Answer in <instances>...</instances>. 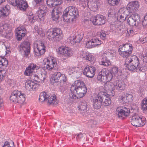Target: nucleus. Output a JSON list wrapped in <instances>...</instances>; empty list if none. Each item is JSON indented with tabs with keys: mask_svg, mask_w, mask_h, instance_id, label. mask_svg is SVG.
<instances>
[{
	"mask_svg": "<svg viewBox=\"0 0 147 147\" xmlns=\"http://www.w3.org/2000/svg\"><path fill=\"white\" fill-rule=\"evenodd\" d=\"M103 89L104 92H107L110 96H113L115 94L114 91L115 90H122L124 89V87L122 82L117 80L113 83L109 82L105 84Z\"/></svg>",
	"mask_w": 147,
	"mask_h": 147,
	"instance_id": "1",
	"label": "nucleus"
},
{
	"mask_svg": "<svg viewBox=\"0 0 147 147\" xmlns=\"http://www.w3.org/2000/svg\"><path fill=\"white\" fill-rule=\"evenodd\" d=\"M26 97L25 94L18 90H14L11 93L10 98L11 101L21 105L25 103Z\"/></svg>",
	"mask_w": 147,
	"mask_h": 147,
	"instance_id": "2",
	"label": "nucleus"
},
{
	"mask_svg": "<svg viewBox=\"0 0 147 147\" xmlns=\"http://www.w3.org/2000/svg\"><path fill=\"white\" fill-rule=\"evenodd\" d=\"M47 35L49 39L52 41L59 40L62 38L63 36L62 31L59 28L48 30Z\"/></svg>",
	"mask_w": 147,
	"mask_h": 147,
	"instance_id": "3",
	"label": "nucleus"
},
{
	"mask_svg": "<svg viewBox=\"0 0 147 147\" xmlns=\"http://www.w3.org/2000/svg\"><path fill=\"white\" fill-rule=\"evenodd\" d=\"M72 17V18H67L69 21L71 20L72 22L74 19L78 18L79 16V11L76 7L72 6H70L65 9L63 15V18L64 19H66L68 16Z\"/></svg>",
	"mask_w": 147,
	"mask_h": 147,
	"instance_id": "4",
	"label": "nucleus"
},
{
	"mask_svg": "<svg viewBox=\"0 0 147 147\" xmlns=\"http://www.w3.org/2000/svg\"><path fill=\"white\" fill-rule=\"evenodd\" d=\"M138 58L135 55L131 56L130 59H125V65L126 69L134 72L136 71V66H138Z\"/></svg>",
	"mask_w": 147,
	"mask_h": 147,
	"instance_id": "5",
	"label": "nucleus"
},
{
	"mask_svg": "<svg viewBox=\"0 0 147 147\" xmlns=\"http://www.w3.org/2000/svg\"><path fill=\"white\" fill-rule=\"evenodd\" d=\"M113 76L112 74L109 70H106L105 69H103L100 71L98 75L97 78L100 81L107 83L110 82L112 79Z\"/></svg>",
	"mask_w": 147,
	"mask_h": 147,
	"instance_id": "6",
	"label": "nucleus"
},
{
	"mask_svg": "<svg viewBox=\"0 0 147 147\" xmlns=\"http://www.w3.org/2000/svg\"><path fill=\"white\" fill-rule=\"evenodd\" d=\"M42 64L45 68L48 70H51L57 65L56 59L51 56L45 58L43 60Z\"/></svg>",
	"mask_w": 147,
	"mask_h": 147,
	"instance_id": "7",
	"label": "nucleus"
},
{
	"mask_svg": "<svg viewBox=\"0 0 147 147\" xmlns=\"http://www.w3.org/2000/svg\"><path fill=\"white\" fill-rule=\"evenodd\" d=\"M84 36L83 33L81 31H77L71 34L68 37V40L71 44L80 43Z\"/></svg>",
	"mask_w": 147,
	"mask_h": 147,
	"instance_id": "8",
	"label": "nucleus"
},
{
	"mask_svg": "<svg viewBox=\"0 0 147 147\" xmlns=\"http://www.w3.org/2000/svg\"><path fill=\"white\" fill-rule=\"evenodd\" d=\"M103 88L102 87L100 88V96H99V98L100 99L102 103L104 106H108L111 103V101L110 98L111 96H110L107 92H104Z\"/></svg>",
	"mask_w": 147,
	"mask_h": 147,
	"instance_id": "9",
	"label": "nucleus"
},
{
	"mask_svg": "<svg viewBox=\"0 0 147 147\" xmlns=\"http://www.w3.org/2000/svg\"><path fill=\"white\" fill-rule=\"evenodd\" d=\"M10 4L16 6L19 9L25 11L28 6L26 2L23 0H9Z\"/></svg>",
	"mask_w": 147,
	"mask_h": 147,
	"instance_id": "10",
	"label": "nucleus"
},
{
	"mask_svg": "<svg viewBox=\"0 0 147 147\" xmlns=\"http://www.w3.org/2000/svg\"><path fill=\"white\" fill-rule=\"evenodd\" d=\"M7 24H4L0 26V34L7 38H9L11 37L13 33L10 28Z\"/></svg>",
	"mask_w": 147,
	"mask_h": 147,
	"instance_id": "11",
	"label": "nucleus"
},
{
	"mask_svg": "<svg viewBox=\"0 0 147 147\" xmlns=\"http://www.w3.org/2000/svg\"><path fill=\"white\" fill-rule=\"evenodd\" d=\"M90 20L94 25H102L105 24L106 18L103 15H98L95 16L91 17L90 18Z\"/></svg>",
	"mask_w": 147,
	"mask_h": 147,
	"instance_id": "12",
	"label": "nucleus"
},
{
	"mask_svg": "<svg viewBox=\"0 0 147 147\" xmlns=\"http://www.w3.org/2000/svg\"><path fill=\"white\" fill-rule=\"evenodd\" d=\"M34 49L35 55L37 56H40L43 55L46 51L45 46L42 42L35 44Z\"/></svg>",
	"mask_w": 147,
	"mask_h": 147,
	"instance_id": "13",
	"label": "nucleus"
},
{
	"mask_svg": "<svg viewBox=\"0 0 147 147\" xmlns=\"http://www.w3.org/2000/svg\"><path fill=\"white\" fill-rule=\"evenodd\" d=\"M130 113L129 109L125 107H118L116 109V113L121 119L127 117L129 115Z\"/></svg>",
	"mask_w": 147,
	"mask_h": 147,
	"instance_id": "14",
	"label": "nucleus"
},
{
	"mask_svg": "<svg viewBox=\"0 0 147 147\" xmlns=\"http://www.w3.org/2000/svg\"><path fill=\"white\" fill-rule=\"evenodd\" d=\"M102 42L99 40L98 38L96 36L93 37L90 40L86 42L85 46L86 47L91 48L94 47L96 46L101 45Z\"/></svg>",
	"mask_w": 147,
	"mask_h": 147,
	"instance_id": "15",
	"label": "nucleus"
},
{
	"mask_svg": "<svg viewBox=\"0 0 147 147\" xmlns=\"http://www.w3.org/2000/svg\"><path fill=\"white\" fill-rule=\"evenodd\" d=\"M57 52L67 58L70 57L73 54V51L71 49L66 47H59L57 50Z\"/></svg>",
	"mask_w": 147,
	"mask_h": 147,
	"instance_id": "16",
	"label": "nucleus"
},
{
	"mask_svg": "<svg viewBox=\"0 0 147 147\" xmlns=\"http://www.w3.org/2000/svg\"><path fill=\"white\" fill-rule=\"evenodd\" d=\"M87 91V89L86 87H83L81 88H78L74 91V95L73 97L76 96V98L72 97L71 96H69L70 97L74 99H77L78 98H81L84 96L86 94Z\"/></svg>",
	"mask_w": 147,
	"mask_h": 147,
	"instance_id": "17",
	"label": "nucleus"
},
{
	"mask_svg": "<svg viewBox=\"0 0 147 147\" xmlns=\"http://www.w3.org/2000/svg\"><path fill=\"white\" fill-rule=\"evenodd\" d=\"M86 87L84 83L82 82L79 80H77L75 81L74 83H73L70 88L71 92L70 93L69 96H73L74 95L73 93L74 91H76V89L78 88H81L83 87ZM73 98L74 97H72ZM76 96H74V98H76Z\"/></svg>",
	"mask_w": 147,
	"mask_h": 147,
	"instance_id": "18",
	"label": "nucleus"
},
{
	"mask_svg": "<svg viewBox=\"0 0 147 147\" xmlns=\"http://www.w3.org/2000/svg\"><path fill=\"white\" fill-rule=\"evenodd\" d=\"M129 14L126 8L123 7L120 8L119 11L117 16V19L120 22H124L127 17Z\"/></svg>",
	"mask_w": 147,
	"mask_h": 147,
	"instance_id": "19",
	"label": "nucleus"
},
{
	"mask_svg": "<svg viewBox=\"0 0 147 147\" xmlns=\"http://www.w3.org/2000/svg\"><path fill=\"white\" fill-rule=\"evenodd\" d=\"M95 71L96 68L94 67L88 65L85 67L83 74L87 77L91 78L94 77Z\"/></svg>",
	"mask_w": 147,
	"mask_h": 147,
	"instance_id": "20",
	"label": "nucleus"
},
{
	"mask_svg": "<svg viewBox=\"0 0 147 147\" xmlns=\"http://www.w3.org/2000/svg\"><path fill=\"white\" fill-rule=\"evenodd\" d=\"M39 68V67L37 66L36 64L33 63H30L26 68L24 74L26 76H31L32 79V76L34 74L33 72L34 69H38Z\"/></svg>",
	"mask_w": 147,
	"mask_h": 147,
	"instance_id": "21",
	"label": "nucleus"
},
{
	"mask_svg": "<svg viewBox=\"0 0 147 147\" xmlns=\"http://www.w3.org/2000/svg\"><path fill=\"white\" fill-rule=\"evenodd\" d=\"M20 50L24 53V55L26 57L30 53V45L28 41H24L20 44Z\"/></svg>",
	"mask_w": 147,
	"mask_h": 147,
	"instance_id": "22",
	"label": "nucleus"
},
{
	"mask_svg": "<svg viewBox=\"0 0 147 147\" xmlns=\"http://www.w3.org/2000/svg\"><path fill=\"white\" fill-rule=\"evenodd\" d=\"M39 84L32 80H27L25 83V87L27 90L30 91L36 89L39 87Z\"/></svg>",
	"mask_w": 147,
	"mask_h": 147,
	"instance_id": "23",
	"label": "nucleus"
},
{
	"mask_svg": "<svg viewBox=\"0 0 147 147\" xmlns=\"http://www.w3.org/2000/svg\"><path fill=\"white\" fill-rule=\"evenodd\" d=\"M26 32L25 28L23 26L17 28L16 29V32L18 40H20L25 36Z\"/></svg>",
	"mask_w": 147,
	"mask_h": 147,
	"instance_id": "24",
	"label": "nucleus"
},
{
	"mask_svg": "<svg viewBox=\"0 0 147 147\" xmlns=\"http://www.w3.org/2000/svg\"><path fill=\"white\" fill-rule=\"evenodd\" d=\"M138 7V2L134 1L128 4L127 7H125L126 8L128 11V13L129 14L130 13L135 12L136 11Z\"/></svg>",
	"mask_w": 147,
	"mask_h": 147,
	"instance_id": "25",
	"label": "nucleus"
},
{
	"mask_svg": "<svg viewBox=\"0 0 147 147\" xmlns=\"http://www.w3.org/2000/svg\"><path fill=\"white\" fill-rule=\"evenodd\" d=\"M47 78L46 72L43 70L39 76L35 74L32 76V79L37 82H41L43 81Z\"/></svg>",
	"mask_w": 147,
	"mask_h": 147,
	"instance_id": "26",
	"label": "nucleus"
},
{
	"mask_svg": "<svg viewBox=\"0 0 147 147\" xmlns=\"http://www.w3.org/2000/svg\"><path fill=\"white\" fill-rule=\"evenodd\" d=\"M100 96V92L99 93L97 96L94 98L92 100L93 107L94 109H100L102 105V102L99 96Z\"/></svg>",
	"mask_w": 147,
	"mask_h": 147,
	"instance_id": "27",
	"label": "nucleus"
},
{
	"mask_svg": "<svg viewBox=\"0 0 147 147\" xmlns=\"http://www.w3.org/2000/svg\"><path fill=\"white\" fill-rule=\"evenodd\" d=\"M47 11V8L45 6H42L40 7L37 11V15L40 20H43L45 17Z\"/></svg>",
	"mask_w": 147,
	"mask_h": 147,
	"instance_id": "28",
	"label": "nucleus"
},
{
	"mask_svg": "<svg viewBox=\"0 0 147 147\" xmlns=\"http://www.w3.org/2000/svg\"><path fill=\"white\" fill-rule=\"evenodd\" d=\"M89 6L92 11H95L97 10L99 5V0H88Z\"/></svg>",
	"mask_w": 147,
	"mask_h": 147,
	"instance_id": "29",
	"label": "nucleus"
},
{
	"mask_svg": "<svg viewBox=\"0 0 147 147\" xmlns=\"http://www.w3.org/2000/svg\"><path fill=\"white\" fill-rule=\"evenodd\" d=\"M119 50L131 53L132 52V46L131 44H125L120 45L119 47Z\"/></svg>",
	"mask_w": 147,
	"mask_h": 147,
	"instance_id": "30",
	"label": "nucleus"
},
{
	"mask_svg": "<svg viewBox=\"0 0 147 147\" xmlns=\"http://www.w3.org/2000/svg\"><path fill=\"white\" fill-rule=\"evenodd\" d=\"M102 55L103 57H106L109 59H113L115 57L116 53L114 50H108Z\"/></svg>",
	"mask_w": 147,
	"mask_h": 147,
	"instance_id": "31",
	"label": "nucleus"
},
{
	"mask_svg": "<svg viewBox=\"0 0 147 147\" xmlns=\"http://www.w3.org/2000/svg\"><path fill=\"white\" fill-rule=\"evenodd\" d=\"M61 12L58 9L54 8L52 11L51 15L53 20L56 21L58 20Z\"/></svg>",
	"mask_w": 147,
	"mask_h": 147,
	"instance_id": "32",
	"label": "nucleus"
},
{
	"mask_svg": "<svg viewBox=\"0 0 147 147\" xmlns=\"http://www.w3.org/2000/svg\"><path fill=\"white\" fill-rule=\"evenodd\" d=\"M136 17H138L137 14H136L135 16H132V17H129L127 20L128 24L130 25L136 26V22H137V24L138 23V22L137 21V20Z\"/></svg>",
	"mask_w": 147,
	"mask_h": 147,
	"instance_id": "33",
	"label": "nucleus"
},
{
	"mask_svg": "<svg viewBox=\"0 0 147 147\" xmlns=\"http://www.w3.org/2000/svg\"><path fill=\"white\" fill-rule=\"evenodd\" d=\"M82 70L81 67H70L68 70V72L69 74L71 75L76 73H79L82 71Z\"/></svg>",
	"mask_w": 147,
	"mask_h": 147,
	"instance_id": "34",
	"label": "nucleus"
},
{
	"mask_svg": "<svg viewBox=\"0 0 147 147\" xmlns=\"http://www.w3.org/2000/svg\"><path fill=\"white\" fill-rule=\"evenodd\" d=\"M99 64L100 65L107 67L111 65V63L108 58L106 57H103L102 55L101 61H99Z\"/></svg>",
	"mask_w": 147,
	"mask_h": 147,
	"instance_id": "35",
	"label": "nucleus"
},
{
	"mask_svg": "<svg viewBox=\"0 0 147 147\" xmlns=\"http://www.w3.org/2000/svg\"><path fill=\"white\" fill-rule=\"evenodd\" d=\"M8 5L6 6L0 10V17L3 18L6 16L9 13Z\"/></svg>",
	"mask_w": 147,
	"mask_h": 147,
	"instance_id": "36",
	"label": "nucleus"
},
{
	"mask_svg": "<svg viewBox=\"0 0 147 147\" xmlns=\"http://www.w3.org/2000/svg\"><path fill=\"white\" fill-rule=\"evenodd\" d=\"M49 97V96L47 93L44 92H42L40 94L39 100L41 102H43L47 101Z\"/></svg>",
	"mask_w": 147,
	"mask_h": 147,
	"instance_id": "37",
	"label": "nucleus"
},
{
	"mask_svg": "<svg viewBox=\"0 0 147 147\" xmlns=\"http://www.w3.org/2000/svg\"><path fill=\"white\" fill-rule=\"evenodd\" d=\"M140 22L141 21V23L140 22L139 23V26H140L141 24H142V26L139 28L141 29L142 28H143L144 26H145L147 25V14L144 16H140Z\"/></svg>",
	"mask_w": 147,
	"mask_h": 147,
	"instance_id": "38",
	"label": "nucleus"
},
{
	"mask_svg": "<svg viewBox=\"0 0 147 147\" xmlns=\"http://www.w3.org/2000/svg\"><path fill=\"white\" fill-rule=\"evenodd\" d=\"M8 64V61L4 57L0 56V69H3V67H6Z\"/></svg>",
	"mask_w": 147,
	"mask_h": 147,
	"instance_id": "39",
	"label": "nucleus"
},
{
	"mask_svg": "<svg viewBox=\"0 0 147 147\" xmlns=\"http://www.w3.org/2000/svg\"><path fill=\"white\" fill-rule=\"evenodd\" d=\"M58 101L55 95L51 96L48 98V103L49 104L55 105L58 103Z\"/></svg>",
	"mask_w": 147,
	"mask_h": 147,
	"instance_id": "40",
	"label": "nucleus"
},
{
	"mask_svg": "<svg viewBox=\"0 0 147 147\" xmlns=\"http://www.w3.org/2000/svg\"><path fill=\"white\" fill-rule=\"evenodd\" d=\"M67 78L65 74H61V75L60 77L59 81L60 82L61 86H65L67 83Z\"/></svg>",
	"mask_w": 147,
	"mask_h": 147,
	"instance_id": "41",
	"label": "nucleus"
},
{
	"mask_svg": "<svg viewBox=\"0 0 147 147\" xmlns=\"http://www.w3.org/2000/svg\"><path fill=\"white\" fill-rule=\"evenodd\" d=\"M132 125L135 126H137L138 123V114L135 113L132 115L131 121Z\"/></svg>",
	"mask_w": 147,
	"mask_h": 147,
	"instance_id": "42",
	"label": "nucleus"
},
{
	"mask_svg": "<svg viewBox=\"0 0 147 147\" xmlns=\"http://www.w3.org/2000/svg\"><path fill=\"white\" fill-rule=\"evenodd\" d=\"M61 75V74L60 72L55 73L52 76V80L55 82H59Z\"/></svg>",
	"mask_w": 147,
	"mask_h": 147,
	"instance_id": "43",
	"label": "nucleus"
},
{
	"mask_svg": "<svg viewBox=\"0 0 147 147\" xmlns=\"http://www.w3.org/2000/svg\"><path fill=\"white\" fill-rule=\"evenodd\" d=\"M118 51L120 55L123 58H126V59H128V57L131 54L123 51H121L120 50H119V49ZM128 59H130V58H128Z\"/></svg>",
	"mask_w": 147,
	"mask_h": 147,
	"instance_id": "44",
	"label": "nucleus"
},
{
	"mask_svg": "<svg viewBox=\"0 0 147 147\" xmlns=\"http://www.w3.org/2000/svg\"><path fill=\"white\" fill-rule=\"evenodd\" d=\"M142 109L144 111L147 113V98H145L142 102Z\"/></svg>",
	"mask_w": 147,
	"mask_h": 147,
	"instance_id": "45",
	"label": "nucleus"
},
{
	"mask_svg": "<svg viewBox=\"0 0 147 147\" xmlns=\"http://www.w3.org/2000/svg\"><path fill=\"white\" fill-rule=\"evenodd\" d=\"M87 104L85 101L82 102L78 107L79 109L81 111H85L87 109Z\"/></svg>",
	"mask_w": 147,
	"mask_h": 147,
	"instance_id": "46",
	"label": "nucleus"
},
{
	"mask_svg": "<svg viewBox=\"0 0 147 147\" xmlns=\"http://www.w3.org/2000/svg\"><path fill=\"white\" fill-rule=\"evenodd\" d=\"M34 28L36 32L40 36H45V33L44 31H42V28L39 27L38 26H35Z\"/></svg>",
	"mask_w": 147,
	"mask_h": 147,
	"instance_id": "47",
	"label": "nucleus"
},
{
	"mask_svg": "<svg viewBox=\"0 0 147 147\" xmlns=\"http://www.w3.org/2000/svg\"><path fill=\"white\" fill-rule=\"evenodd\" d=\"M140 58L144 63H147V53L145 54L140 53Z\"/></svg>",
	"mask_w": 147,
	"mask_h": 147,
	"instance_id": "48",
	"label": "nucleus"
},
{
	"mask_svg": "<svg viewBox=\"0 0 147 147\" xmlns=\"http://www.w3.org/2000/svg\"><path fill=\"white\" fill-rule=\"evenodd\" d=\"M119 99L120 102L124 104L128 103V101L127 100L125 94L120 96Z\"/></svg>",
	"mask_w": 147,
	"mask_h": 147,
	"instance_id": "49",
	"label": "nucleus"
},
{
	"mask_svg": "<svg viewBox=\"0 0 147 147\" xmlns=\"http://www.w3.org/2000/svg\"><path fill=\"white\" fill-rule=\"evenodd\" d=\"M144 120L145 119L143 117H139L138 118V123L139 124L138 125V127L143 126L145 125V122Z\"/></svg>",
	"mask_w": 147,
	"mask_h": 147,
	"instance_id": "50",
	"label": "nucleus"
},
{
	"mask_svg": "<svg viewBox=\"0 0 147 147\" xmlns=\"http://www.w3.org/2000/svg\"><path fill=\"white\" fill-rule=\"evenodd\" d=\"M6 71L3 69H0V81H2L4 78L5 75Z\"/></svg>",
	"mask_w": 147,
	"mask_h": 147,
	"instance_id": "51",
	"label": "nucleus"
},
{
	"mask_svg": "<svg viewBox=\"0 0 147 147\" xmlns=\"http://www.w3.org/2000/svg\"><path fill=\"white\" fill-rule=\"evenodd\" d=\"M120 1V0H108L109 4L113 6L118 5Z\"/></svg>",
	"mask_w": 147,
	"mask_h": 147,
	"instance_id": "52",
	"label": "nucleus"
},
{
	"mask_svg": "<svg viewBox=\"0 0 147 147\" xmlns=\"http://www.w3.org/2000/svg\"><path fill=\"white\" fill-rule=\"evenodd\" d=\"M80 3L83 7H88L90 8V6H89V4L88 2V0L85 1V0H81Z\"/></svg>",
	"mask_w": 147,
	"mask_h": 147,
	"instance_id": "53",
	"label": "nucleus"
},
{
	"mask_svg": "<svg viewBox=\"0 0 147 147\" xmlns=\"http://www.w3.org/2000/svg\"><path fill=\"white\" fill-rule=\"evenodd\" d=\"M133 29H127L126 36H132L135 33Z\"/></svg>",
	"mask_w": 147,
	"mask_h": 147,
	"instance_id": "54",
	"label": "nucleus"
},
{
	"mask_svg": "<svg viewBox=\"0 0 147 147\" xmlns=\"http://www.w3.org/2000/svg\"><path fill=\"white\" fill-rule=\"evenodd\" d=\"M118 72V67L116 66H113L111 69L112 73L114 75H115Z\"/></svg>",
	"mask_w": 147,
	"mask_h": 147,
	"instance_id": "55",
	"label": "nucleus"
},
{
	"mask_svg": "<svg viewBox=\"0 0 147 147\" xmlns=\"http://www.w3.org/2000/svg\"><path fill=\"white\" fill-rule=\"evenodd\" d=\"M99 36H100V38L104 40L105 38L106 34L105 33L103 32H98V33L97 35L95 36H96L98 38V37Z\"/></svg>",
	"mask_w": 147,
	"mask_h": 147,
	"instance_id": "56",
	"label": "nucleus"
},
{
	"mask_svg": "<svg viewBox=\"0 0 147 147\" xmlns=\"http://www.w3.org/2000/svg\"><path fill=\"white\" fill-rule=\"evenodd\" d=\"M125 95L127 98V100L128 101V102L132 101L133 100V96L130 94H126Z\"/></svg>",
	"mask_w": 147,
	"mask_h": 147,
	"instance_id": "57",
	"label": "nucleus"
},
{
	"mask_svg": "<svg viewBox=\"0 0 147 147\" xmlns=\"http://www.w3.org/2000/svg\"><path fill=\"white\" fill-rule=\"evenodd\" d=\"M47 3L50 7L55 6L54 5L53 0H47Z\"/></svg>",
	"mask_w": 147,
	"mask_h": 147,
	"instance_id": "58",
	"label": "nucleus"
},
{
	"mask_svg": "<svg viewBox=\"0 0 147 147\" xmlns=\"http://www.w3.org/2000/svg\"><path fill=\"white\" fill-rule=\"evenodd\" d=\"M94 57L91 54H87V55L85 59L91 61L93 60Z\"/></svg>",
	"mask_w": 147,
	"mask_h": 147,
	"instance_id": "59",
	"label": "nucleus"
},
{
	"mask_svg": "<svg viewBox=\"0 0 147 147\" xmlns=\"http://www.w3.org/2000/svg\"><path fill=\"white\" fill-rule=\"evenodd\" d=\"M54 5L56 6L61 4L62 3V0H53Z\"/></svg>",
	"mask_w": 147,
	"mask_h": 147,
	"instance_id": "60",
	"label": "nucleus"
},
{
	"mask_svg": "<svg viewBox=\"0 0 147 147\" xmlns=\"http://www.w3.org/2000/svg\"><path fill=\"white\" fill-rule=\"evenodd\" d=\"M28 18L30 22L32 23L34 22L35 20L34 19V16L32 14L31 15H29L28 17Z\"/></svg>",
	"mask_w": 147,
	"mask_h": 147,
	"instance_id": "61",
	"label": "nucleus"
},
{
	"mask_svg": "<svg viewBox=\"0 0 147 147\" xmlns=\"http://www.w3.org/2000/svg\"><path fill=\"white\" fill-rule=\"evenodd\" d=\"M87 53H86V52H82L80 53V56L82 58H84L85 59L86 58V56L87 55Z\"/></svg>",
	"mask_w": 147,
	"mask_h": 147,
	"instance_id": "62",
	"label": "nucleus"
},
{
	"mask_svg": "<svg viewBox=\"0 0 147 147\" xmlns=\"http://www.w3.org/2000/svg\"><path fill=\"white\" fill-rule=\"evenodd\" d=\"M139 40L142 43H144L147 41V37L140 38Z\"/></svg>",
	"mask_w": 147,
	"mask_h": 147,
	"instance_id": "63",
	"label": "nucleus"
},
{
	"mask_svg": "<svg viewBox=\"0 0 147 147\" xmlns=\"http://www.w3.org/2000/svg\"><path fill=\"white\" fill-rule=\"evenodd\" d=\"M2 147H11V146L8 142H5L4 145Z\"/></svg>",
	"mask_w": 147,
	"mask_h": 147,
	"instance_id": "64",
	"label": "nucleus"
}]
</instances>
